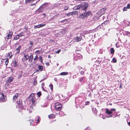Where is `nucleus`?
<instances>
[{
  "label": "nucleus",
  "mask_w": 130,
  "mask_h": 130,
  "mask_svg": "<svg viewBox=\"0 0 130 130\" xmlns=\"http://www.w3.org/2000/svg\"><path fill=\"white\" fill-rule=\"evenodd\" d=\"M38 60V56L37 55H36L35 58L34 59V63H36L37 61Z\"/></svg>",
  "instance_id": "nucleus-16"
},
{
  "label": "nucleus",
  "mask_w": 130,
  "mask_h": 130,
  "mask_svg": "<svg viewBox=\"0 0 130 130\" xmlns=\"http://www.w3.org/2000/svg\"><path fill=\"white\" fill-rule=\"evenodd\" d=\"M53 41V40L52 39H51V40H50V41L51 42H52Z\"/></svg>",
  "instance_id": "nucleus-60"
},
{
  "label": "nucleus",
  "mask_w": 130,
  "mask_h": 130,
  "mask_svg": "<svg viewBox=\"0 0 130 130\" xmlns=\"http://www.w3.org/2000/svg\"><path fill=\"white\" fill-rule=\"evenodd\" d=\"M52 98L51 96H50L48 95H47L46 97V99L47 100H51L52 99Z\"/></svg>",
  "instance_id": "nucleus-23"
},
{
  "label": "nucleus",
  "mask_w": 130,
  "mask_h": 130,
  "mask_svg": "<svg viewBox=\"0 0 130 130\" xmlns=\"http://www.w3.org/2000/svg\"><path fill=\"white\" fill-rule=\"evenodd\" d=\"M127 9L128 8L126 7H124L123 8V11H126L127 10Z\"/></svg>",
  "instance_id": "nucleus-38"
},
{
  "label": "nucleus",
  "mask_w": 130,
  "mask_h": 130,
  "mask_svg": "<svg viewBox=\"0 0 130 130\" xmlns=\"http://www.w3.org/2000/svg\"><path fill=\"white\" fill-rule=\"evenodd\" d=\"M37 121H38L37 122V123L39 121V117H38V119L37 120Z\"/></svg>",
  "instance_id": "nucleus-59"
},
{
  "label": "nucleus",
  "mask_w": 130,
  "mask_h": 130,
  "mask_svg": "<svg viewBox=\"0 0 130 130\" xmlns=\"http://www.w3.org/2000/svg\"><path fill=\"white\" fill-rule=\"evenodd\" d=\"M31 59V60H32L33 59V56L31 54L30 56V59H29V60Z\"/></svg>",
  "instance_id": "nucleus-41"
},
{
  "label": "nucleus",
  "mask_w": 130,
  "mask_h": 130,
  "mask_svg": "<svg viewBox=\"0 0 130 130\" xmlns=\"http://www.w3.org/2000/svg\"><path fill=\"white\" fill-rule=\"evenodd\" d=\"M36 5V4L33 3V4H31V5H30V6H32L34 5L35 6Z\"/></svg>",
  "instance_id": "nucleus-51"
},
{
  "label": "nucleus",
  "mask_w": 130,
  "mask_h": 130,
  "mask_svg": "<svg viewBox=\"0 0 130 130\" xmlns=\"http://www.w3.org/2000/svg\"><path fill=\"white\" fill-rule=\"evenodd\" d=\"M48 117L49 118H53L55 117V116L53 114L49 115Z\"/></svg>",
  "instance_id": "nucleus-20"
},
{
  "label": "nucleus",
  "mask_w": 130,
  "mask_h": 130,
  "mask_svg": "<svg viewBox=\"0 0 130 130\" xmlns=\"http://www.w3.org/2000/svg\"><path fill=\"white\" fill-rule=\"evenodd\" d=\"M4 61L6 65H7L9 62V60L8 59H5L4 60Z\"/></svg>",
  "instance_id": "nucleus-26"
},
{
  "label": "nucleus",
  "mask_w": 130,
  "mask_h": 130,
  "mask_svg": "<svg viewBox=\"0 0 130 130\" xmlns=\"http://www.w3.org/2000/svg\"><path fill=\"white\" fill-rule=\"evenodd\" d=\"M85 0H75L76 1H84Z\"/></svg>",
  "instance_id": "nucleus-57"
},
{
  "label": "nucleus",
  "mask_w": 130,
  "mask_h": 130,
  "mask_svg": "<svg viewBox=\"0 0 130 130\" xmlns=\"http://www.w3.org/2000/svg\"><path fill=\"white\" fill-rule=\"evenodd\" d=\"M110 53L111 54H114L115 52V50L113 48H111L110 50Z\"/></svg>",
  "instance_id": "nucleus-24"
},
{
  "label": "nucleus",
  "mask_w": 130,
  "mask_h": 130,
  "mask_svg": "<svg viewBox=\"0 0 130 130\" xmlns=\"http://www.w3.org/2000/svg\"><path fill=\"white\" fill-rule=\"evenodd\" d=\"M55 108L57 110H59L61 109L62 106L61 104L57 102L55 104Z\"/></svg>",
  "instance_id": "nucleus-4"
},
{
  "label": "nucleus",
  "mask_w": 130,
  "mask_h": 130,
  "mask_svg": "<svg viewBox=\"0 0 130 130\" xmlns=\"http://www.w3.org/2000/svg\"><path fill=\"white\" fill-rule=\"evenodd\" d=\"M42 88L43 90L44 91H46L45 89H44L43 87H42Z\"/></svg>",
  "instance_id": "nucleus-61"
},
{
  "label": "nucleus",
  "mask_w": 130,
  "mask_h": 130,
  "mask_svg": "<svg viewBox=\"0 0 130 130\" xmlns=\"http://www.w3.org/2000/svg\"><path fill=\"white\" fill-rule=\"evenodd\" d=\"M88 5L87 2H84L83 4V5H82V9L84 11H86Z\"/></svg>",
  "instance_id": "nucleus-3"
},
{
  "label": "nucleus",
  "mask_w": 130,
  "mask_h": 130,
  "mask_svg": "<svg viewBox=\"0 0 130 130\" xmlns=\"http://www.w3.org/2000/svg\"><path fill=\"white\" fill-rule=\"evenodd\" d=\"M112 61L113 63H116L117 62V60L115 58H113L112 59Z\"/></svg>",
  "instance_id": "nucleus-35"
},
{
  "label": "nucleus",
  "mask_w": 130,
  "mask_h": 130,
  "mask_svg": "<svg viewBox=\"0 0 130 130\" xmlns=\"http://www.w3.org/2000/svg\"><path fill=\"white\" fill-rule=\"evenodd\" d=\"M115 109H111L110 111H112V112L113 111H115Z\"/></svg>",
  "instance_id": "nucleus-52"
},
{
  "label": "nucleus",
  "mask_w": 130,
  "mask_h": 130,
  "mask_svg": "<svg viewBox=\"0 0 130 130\" xmlns=\"http://www.w3.org/2000/svg\"><path fill=\"white\" fill-rule=\"evenodd\" d=\"M21 45H19L17 48H16L15 49V51H16L15 55L19 54L20 52V51L21 49Z\"/></svg>",
  "instance_id": "nucleus-7"
},
{
  "label": "nucleus",
  "mask_w": 130,
  "mask_h": 130,
  "mask_svg": "<svg viewBox=\"0 0 130 130\" xmlns=\"http://www.w3.org/2000/svg\"><path fill=\"white\" fill-rule=\"evenodd\" d=\"M68 73L67 72H62L60 73V75H68Z\"/></svg>",
  "instance_id": "nucleus-19"
},
{
  "label": "nucleus",
  "mask_w": 130,
  "mask_h": 130,
  "mask_svg": "<svg viewBox=\"0 0 130 130\" xmlns=\"http://www.w3.org/2000/svg\"><path fill=\"white\" fill-rule=\"evenodd\" d=\"M68 7L67 6H65L64 7V10H66L68 9Z\"/></svg>",
  "instance_id": "nucleus-45"
},
{
  "label": "nucleus",
  "mask_w": 130,
  "mask_h": 130,
  "mask_svg": "<svg viewBox=\"0 0 130 130\" xmlns=\"http://www.w3.org/2000/svg\"><path fill=\"white\" fill-rule=\"evenodd\" d=\"M92 15V12L90 11H85L82 14H80L78 17L82 19H86L89 17L91 16Z\"/></svg>",
  "instance_id": "nucleus-1"
},
{
  "label": "nucleus",
  "mask_w": 130,
  "mask_h": 130,
  "mask_svg": "<svg viewBox=\"0 0 130 130\" xmlns=\"http://www.w3.org/2000/svg\"><path fill=\"white\" fill-rule=\"evenodd\" d=\"M41 85H42V87H43L44 86V83H42L41 84Z\"/></svg>",
  "instance_id": "nucleus-53"
},
{
  "label": "nucleus",
  "mask_w": 130,
  "mask_h": 130,
  "mask_svg": "<svg viewBox=\"0 0 130 130\" xmlns=\"http://www.w3.org/2000/svg\"><path fill=\"white\" fill-rule=\"evenodd\" d=\"M83 78H82L80 79V82H81L83 80Z\"/></svg>",
  "instance_id": "nucleus-58"
},
{
  "label": "nucleus",
  "mask_w": 130,
  "mask_h": 130,
  "mask_svg": "<svg viewBox=\"0 0 130 130\" xmlns=\"http://www.w3.org/2000/svg\"><path fill=\"white\" fill-rule=\"evenodd\" d=\"M90 127H88L86 128L85 130H90Z\"/></svg>",
  "instance_id": "nucleus-49"
},
{
  "label": "nucleus",
  "mask_w": 130,
  "mask_h": 130,
  "mask_svg": "<svg viewBox=\"0 0 130 130\" xmlns=\"http://www.w3.org/2000/svg\"><path fill=\"white\" fill-rule=\"evenodd\" d=\"M37 81L36 80H35V81H34V85H35L37 84Z\"/></svg>",
  "instance_id": "nucleus-50"
},
{
  "label": "nucleus",
  "mask_w": 130,
  "mask_h": 130,
  "mask_svg": "<svg viewBox=\"0 0 130 130\" xmlns=\"http://www.w3.org/2000/svg\"><path fill=\"white\" fill-rule=\"evenodd\" d=\"M42 53V49L41 50H37L35 52V53H37L38 54H40L41 53Z\"/></svg>",
  "instance_id": "nucleus-27"
},
{
  "label": "nucleus",
  "mask_w": 130,
  "mask_h": 130,
  "mask_svg": "<svg viewBox=\"0 0 130 130\" xmlns=\"http://www.w3.org/2000/svg\"><path fill=\"white\" fill-rule=\"evenodd\" d=\"M72 14L73 15V14H76L78 13V12L77 11H74L72 12Z\"/></svg>",
  "instance_id": "nucleus-43"
},
{
  "label": "nucleus",
  "mask_w": 130,
  "mask_h": 130,
  "mask_svg": "<svg viewBox=\"0 0 130 130\" xmlns=\"http://www.w3.org/2000/svg\"><path fill=\"white\" fill-rule=\"evenodd\" d=\"M82 5H79L75 6L74 8V9L75 10H78L80 9H82Z\"/></svg>",
  "instance_id": "nucleus-8"
},
{
  "label": "nucleus",
  "mask_w": 130,
  "mask_h": 130,
  "mask_svg": "<svg viewBox=\"0 0 130 130\" xmlns=\"http://www.w3.org/2000/svg\"><path fill=\"white\" fill-rule=\"evenodd\" d=\"M49 87L52 90L53 89V86L52 84H51L49 85Z\"/></svg>",
  "instance_id": "nucleus-44"
},
{
  "label": "nucleus",
  "mask_w": 130,
  "mask_h": 130,
  "mask_svg": "<svg viewBox=\"0 0 130 130\" xmlns=\"http://www.w3.org/2000/svg\"><path fill=\"white\" fill-rule=\"evenodd\" d=\"M128 9H129L130 8V4H128L127 7H126Z\"/></svg>",
  "instance_id": "nucleus-46"
},
{
  "label": "nucleus",
  "mask_w": 130,
  "mask_h": 130,
  "mask_svg": "<svg viewBox=\"0 0 130 130\" xmlns=\"http://www.w3.org/2000/svg\"><path fill=\"white\" fill-rule=\"evenodd\" d=\"M23 34H24V33L23 32H22L21 33H20L19 34H18V35L20 37V36H24L23 35Z\"/></svg>",
  "instance_id": "nucleus-34"
},
{
  "label": "nucleus",
  "mask_w": 130,
  "mask_h": 130,
  "mask_svg": "<svg viewBox=\"0 0 130 130\" xmlns=\"http://www.w3.org/2000/svg\"><path fill=\"white\" fill-rule=\"evenodd\" d=\"M29 99L30 101L32 103H34L36 100L35 98L34 94V93H32L29 96Z\"/></svg>",
  "instance_id": "nucleus-2"
},
{
  "label": "nucleus",
  "mask_w": 130,
  "mask_h": 130,
  "mask_svg": "<svg viewBox=\"0 0 130 130\" xmlns=\"http://www.w3.org/2000/svg\"><path fill=\"white\" fill-rule=\"evenodd\" d=\"M58 16V15H55L54 16H53V17L51 19V20H52V19H53L54 18H55L56 17H57Z\"/></svg>",
  "instance_id": "nucleus-47"
},
{
  "label": "nucleus",
  "mask_w": 130,
  "mask_h": 130,
  "mask_svg": "<svg viewBox=\"0 0 130 130\" xmlns=\"http://www.w3.org/2000/svg\"><path fill=\"white\" fill-rule=\"evenodd\" d=\"M18 62V61L17 60H16L15 59L13 61V64L14 65H17Z\"/></svg>",
  "instance_id": "nucleus-21"
},
{
  "label": "nucleus",
  "mask_w": 130,
  "mask_h": 130,
  "mask_svg": "<svg viewBox=\"0 0 130 130\" xmlns=\"http://www.w3.org/2000/svg\"><path fill=\"white\" fill-rule=\"evenodd\" d=\"M43 66H38V68L39 69V70L41 71H42L43 69Z\"/></svg>",
  "instance_id": "nucleus-29"
},
{
  "label": "nucleus",
  "mask_w": 130,
  "mask_h": 130,
  "mask_svg": "<svg viewBox=\"0 0 130 130\" xmlns=\"http://www.w3.org/2000/svg\"><path fill=\"white\" fill-rule=\"evenodd\" d=\"M12 36V33L11 31H10L8 34L6 38L7 39H10Z\"/></svg>",
  "instance_id": "nucleus-9"
},
{
  "label": "nucleus",
  "mask_w": 130,
  "mask_h": 130,
  "mask_svg": "<svg viewBox=\"0 0 130 130\" xmlns=\"http://www.w3.org/2000/svg\"><path fill=\"white\" fill-rule=\"evenodd\" d=\"M82 39V37L81 36L77 37L74 39L75 41L76 42H78L80 41Z\"/></svg>",
  "instance_id": "nucleus-12"
},
{
  "label": "nucleus",
  "mask_w": 130,
  "mask_h": 130,
  "mask_svg": "<svg viewBox=\"0 0 130 130\" xmlns=\"http://www.w3.org/2000/svg\"><path fill=\"white\" fill-rule=\"evenodd\" d=\"M89 102L88 101H87L85 103V104L86 105H87L88 104Z\"/></svg>",
  "instance_id": "nucleus-54"
},
{
  "label": "nucleus",
  "mask_w": 130,
  "mask_h": 130,
  "mask_svg": "<svg viewBox=\"0 0 130 130\" xmlns=\"http://www.w3.org/2000/svg\"><path fill=\"white\" fill-rule=\"evenodd\" d=\"M14 79L13 77H10L8 78V79L6 80V82L10 83L12 82Z\"/></svg>",
  "instance_id": "nucleus-10"
},
{
  "label": "nucleus",
  "mask_w": 130,
  "mask_h": 130,
  "mask_svg": "<svg viewBox=\"0 0 130 130\" xmlns=\"http://www.w3.org/2000/svg\"><path fill=\"white\" fill-rule=\"evenodd\" d=\"M24 57L26 58V60L29 59V56L28 55H26L25 54H24Z\"/></svg>",
  "instance_id": "nucleus-25"
},
{
  "label": "nucleus",
  "mask_w": 130,
  "mask_h": 130,
  "mask_svg": "<svg viewBox=\"0 0 130 130\" xmlns=\"http://www.w3.org/2000/svg\"><path fill=\"white\" fill-rule=\"evenodd\" d=\"M7 70H9L11 72H13V70L12 68L10 67L8 68H7Z\"/></svg>",
  "instance_id": "nucleus-37"
},
{
  "label": "nucleus",
  "mask_w": 130,
  "mask_h": 130,
  "mask_svg": "<svg viewBox=\"0 0 130 130\" xmlns=\"http://www.w3.org/2000/svg\"><path fill=\"white\" fill-rule=\"evenodd\" d=\"M29 109L31 110L30 111H29V113H31L32 112L31 110H32L33 109V107L32 106H30L29 108Z\"/></svg>",
  "instance_id": "nucleus-40"
},
{
  "label": "nucleus",
  "mask_w": 130,
  "mask_h": 130,
  "mask_svg": "<svg viewBox=\"0 0 130 130\" xmlns=\"http://www.w3.org/2000/svg\"><path fill=\"white\" fill-rule=\"evenodd\" d=\"M46 25L45 24H40L38 25V26L39 28H40V27H43V26H45Z\"/></svg>",
  "instance_id": "nucleus-30"
},
{
  "label": "nucleus",
  "mask_w": 130,
  "mask_h": 130,
  "mask_svg": "<svg viewBox=\"0 0 130 130\" xmlns=\"http://www.w3.org/2000/svg\"><path fill=\"white\" fill-rule=\"evenodd\" d=\"M61 50L60 49H59L57 50V51H55V54H59V53L61 52Z\"/></svg>",
  "instance_id": "nucleus-36"
},
{
  "label": "nucleus",
  "mask_w": 130,
  "mask_h": 130,
  "mask_svg": "<svg viewBox=\"0 0 130 130\" xmlns=\"http://www.w3.org/2000/svg\"><path fill=\"white\" fill-rule=\"evenodd\" d=\"M43 15L45 16V13H43Z\"/></svg>",
  "instance_id": "nucleus-63"
},
{
  "label": "nucleus",
  "mask_w": 130,
  "mask_h": 130,
  "mask_svg": "<svg viewBox=\"0 0 130 130\" xmlns=\"http://www.w3.org/2000/svg\"><path fill=\"white\" fill-rule=\"evenodd\" d=\"M18 96V93H16L15 94L14 96L13 97V100H15V99H16L17 98Z\"/></svg>",
  "instance_id": "nucleus-18"
},
{
  "label": "nucleus",
  "mask_w": 130,
  "mask_h": 130,
  "mask_svg": "<svg viewBox=\"0 0 130 130\" xmlns=\"http://www.w3.org/2000/svg\"><path fill=\"white\" fill-rule=\"evenodd\" d=\"M6 55L7 57H9V58H11L12 57V52H10L6 54Z\"/></svg>",
  "instance_id": "nucleus-14"
},
{
  "label": "nucleus",
  "mask_w": 130,
  "mask_h": 130,
  "mask_svg": "<svg viewBox=\"0 0 130 130\" xmlns=\"http://www.w3.org/2000/svg\"><path fill=\"white\" fill-rule=\"evenodd\" d=\"M17 106L21 104H22V101L19 99L18 101L17 102Z\"/></svg>",
  "instance_id": "nucleus-22"
},
{
  "label": "nucleus",
  "mask_w": 130,
  "mask_h": 130,
  "mask_svg": "<svg viewBox=\"0 0 130 130\" xmlns=\"http://www.w3.org/2000/svg\"><path fill=\"white\" fill-rule=\"evenodd\" d=\"M48 4V3H45L43 4L38 9V10L40 11V12H42L43 11V9L47 7V5Z\"/></svg>",
  "instance_id": "nucleus-5"
},
{
  "label": "nucleus",
  "mask_w": 130,
  "mask_h": 130,
  "mask_svg": "<svg viewBox=\"0 0 130 130\" xmlns=\"http://www.w3.org/2000/svg\"><path fill=\"white\" fill-rule=\"evenodd\" d=\"M19 108H20L21 109H22L24 108L23 105L22 104H21L17 106Z\"/></svg>",
  "instance_id": "nucleus-15"
},
{
  "label": "nucleus",
  "mask_w": 130,
  "mask_h": 130,
  "mask_svg": "<svg viewBox=\"0 0 130 130\" xmlns=\"http://www.w3.org/2000/svg\"><path fill=\"white\" fill-rule=\"evenodd\" d=\"M37 95H38V96L39 97H40L41 95V93L40 92H38L37 93Z\"/></svg>",
  "instance_id": "nucleus-42"
},
{
  "label": "nucleus",
  "mask_w": 130,
  "mask_h": 130,
  "mask_svg": "<svg viewBox=\"0 0 130 130\" xmlns=\"http://www.w3.org/2000/svg\"><path fill=\"white\" fill-rule=\"evenodd\" d=\"M40 0H39V1H37V2H36V3H35V4H37V3L38 2H39V1H40Z\"/></svg>",
  "instance_id": "nucleus-62"
},
{
  "label": "nucleus",
  "mask_w": 130,
  "mask_h": 130,
  "mask_svg": "<svg viewBox=\"0 0 130 130\" xmlns=\"http://www.w3.org/2000/svg\"><path fill=\"white\" fill-rule=\"evenodd\" d=\"M34 28L35 29L37 28H39V27H38V25L34 26Z\"/></svg>",
  "instance_id": "nucleus-48"
},
{
  "label": "nucleus",
  "mask_w": 130,
  "mask_h": 130,
  "mask_svg": "<svg viewBox=\"0 0 130 130\" xmlns=\"http://www.w3.org/2000/svg\"><path fill=\"white\" fill-rule=\"evenodd\" d=\"M29 42L30 45H32L33 44V42L32 41H30Z\"/></svg>",
  "instance_id": "nucleus-56"
},
{
  "label": "nucleus",
  "mask_w": 130,
  "mask_h": 130,
  "mask_svg": "<svg viewBox=\"0 0 130 130\" xmlns=\"http://www.w3.org/2000/svg\"><path fill=\"white\" fill-rule=\"evenodd\" d=\"M20 37L18 35H16L14 37V39L15 40H18L19 38Z\"/></svg>",
  "instance_id": "nucleus-31"
},
{
  "label": "nucleus",
  "mask_w": 130,
  "mask_h": 130,
  "mask_svg": "<svg viewBox=\"0 0 130 130\" xmlns=\"http://www.w3.org/2000/svg\"><path fill=\"white\" fill-rule=\"evenodd\" d=\"M106 113L110 115L112 113V111L107 109L106 110Z\"/></svg>",
  "instance_id": "nucleus-17"
},
{
  "label": "nucleus",
  "mask_w": 130,
  "mask_h": 130,
  "mask_svg": "<svg viewBox=\"0 0 130 130\" xmlns=\"http://www.w3.org/2000/svg\"><path fill=\"white\" fill-rule=\"evenodd\" d=\"M66 15L68 16L70 15H72L73 14H72V12H70L69 13H67L66 14Z\"/></svg>",
  "instance_id": "nucleus-32"
},
{
  "label": "nucleus",
  "mask_w": 130,
  "mask_h": 130,
  "mask_svg": "<svg viewBox=\"0 0 130 130\" xmlns=\"http://www.w3.org/2000/svg\"><path fill=\"white\" fill-rule=\"evenodd\" d=\"M39 61H40L41 63H43L42 57L41 56H40L39 57Z\"/></svg>",
  "instance_id": "nucleus-28"
},
{
  "label": "nucleus",
  "mask_w": 130,
  "mask_h": 130,
  "mask_svg": "<svg viewBox=\"0 0 130 130\" xmlns=\"http://www.w3.org/2000/svg\"><path fill=\"white\" fill-rule=\"evenodd\" d=\"M1 95L0 98V102H4L7 100L6 97L2 93H1Z\"/></svg>",
  "instance_id": "nucleus-6"
},
{
  "label": "nucleus",
  "mask_w": 130,
  "mask_h": 130,
  "mask_svg": "<svg viewBox=\"0 0 130 130\" xmlns=\"http://www.w3.org/2000/svg\"><path fill=\"white\" fill-rule=\"evenodd\" d=\"M127 122L129 126H130V121L129 122L128 121V120H127Z\"/></svg>",
  "instance_id": "nucleus-55"
},
{
  "label": "nucleus",
  "mask_w": 130,
  "mask_h": 130,
  "mask_svg": "<svg viewBox=\"0 0 130 130\" xmlns=\"http://www.w3.org/2000/svg\"><path fill=\"white\" fill-rule=\"evenodd\" d=\"M93 110L94 113H95V114H97L98 111L96 110V108H93Z\"/></svg>",
  "instance_id": "nucleus-33"
},
{
  "label": "nucleus",
  "mask_w": 130,
  "mask_h": 130,
  "mask_svg": "<svg viewBox=\"0 0 130 130\" xmlns=\"http://www.w3.org/2000/svg\"><path fill=\"white\" fill-rule=\"evenodd\" d=\"M105 10L106 9L102 8L99 11V12L100 13V14L103 15L105 13Z\"/></svg>",
  "instance_id": "nucleus-11"
},
{
  "label": "nucleus",
  "mask_w": 130,
  "mask_h": 130,
  "mask_svg": "<svg viewBox=\"0 0 130 130\" xmlns=\"http://www.w3.org/2000/svg\"><path fill=\"white\" fill-rule=\"evenodd\" d=\"M82 58V55L79 54H78L75 57V58L77 60Z\"/></svg>",
  "instance_id": "nucleus-13"
},
{
  "label": "nucleus",
  "mask_w": 130,
  "mask_h": 130,
  "mask_svg": "<svg viewBox=\"0 0 130 130\" xmlns=\"http://www.w3.org/2000/svg\"><path fill=\"white\" fill-rule=\"evenodd\" d=\"M48 58H50V55H49L48 56Z\"/></svg>",
  "instance_id": "nucleus-64"
},
{
  "label": "nucleus",
  "mask_w": 130,
  "mask_h": 130,
  "mask_svg": "<svg viewBox=\"0 0 130 130\" xmlns=\"http://www.w3.org/2000/svg\"><path fill=\"white\" fill-rule=\"evenodd\" d=\"M124 33L126 35H127L128 34L130 35V32L128 31H125Z\"/></svg>",
  "instance_id": "nucleus-39"
}]
</instances>
